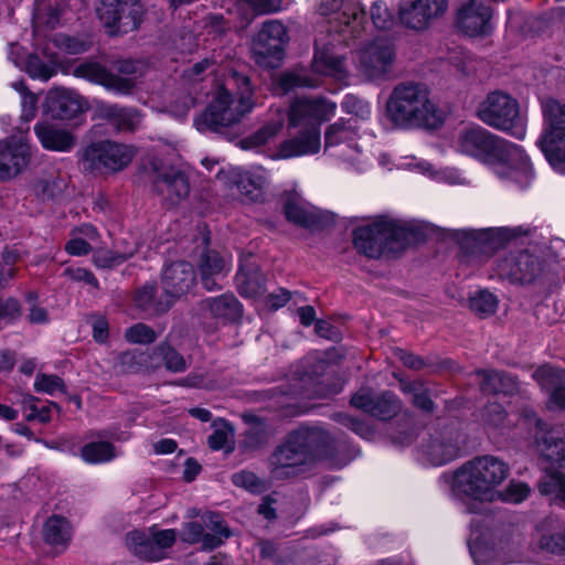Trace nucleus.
I'll return each instance as SVG.
<instances>
[{
	"instance_id": "1",
	"label": "nucleus",
	"mask_w": 565,
	"mask_h": 565,
	"mask_svg": "<svg viewBox=\"0 0 565 565\" xmlns=\"http://www.w3.org/2000/svg\"><path fill=\"white\" fill-rule=\"evenodd\" d=\"M450 147L455 152L484 164L501 182L525 188L534 178L532 163L521 146L481 126L459 129Z\"/></svg>"
},
{
	"instance_id": "2",
	"label": "nucleus",
	"mask_w": 565,
	"mask_h": 565,
	"mask_svg": "<svg viewBox=\"0 0 565 565\" xmlns=\"http://www.w3.org/2000/svg\"><path fill=\"white\" fill-rule=\"evenodd\" d=\"M337 104L326 98H296L289 107L288 127L296 130L294 138L280 143L274 159L310 156L321 148L320 125L331 119Z\"/></svg>"
},
{
	"instance_id": "3",
	"label": "nucleus",
	"mask_w": 565,
	"mask_h": 565,
	"mask_svg": "<svg viewBox=\"0 0 565 565\" xmlns=\"http://www.w3.org/2000/svg\"><path fill=\"white\" fill-rule=\"evenodd\" d=\"M509 476V466L494 456H478L450 475H444L454 497L479 502L498 500V488Z\"/></svg>"
},
{
	"instance_id": "4",
	"label": "nucleus",
	"mask_w": 565,
	"mask_h": 565,
	"mask_svg": "<svg viewBox=\"0 0 565 565\" xmlns=\"http://www.w3.org/2000/svg\"><path fill=\"white\" fill-rule=\"evenodd\" d=\"M332 440L320 427H300L292 431L270 458L271 475L284 479L298 475L301 467L330 459Z\"/></svg>"
},
{
	"instance_id": "5",
	"label": "nucleus",
	"mask_w": 565,
	"mask_h": 565,
	"mask_svg": "<svg viewBox=\"0 0 565 565\" xmlns=\"http://www.w3.org/2000/svg\"><path fill=\"white\" fill-rule=\"evenodd\" d=\"M246 76L233 75L218 86L205 111L194 119L200 132H221L238 124L254 108Z\"/></svg>"
},
{
	"instance_id": "6",
	"label": "nucleus",
	"mask_w": 565,
	"mask_h": 565,
	"mask_svg": "<svg viewBox=\"0 0 565 565\" xmlns=\"http://www.w3.org/2000/svg\"><path fill=\"white\" fill-rule=\"evenodd\" d=\"M387 117L395 126L435 127L441 122V115L430 97L427 85L407 82L396 85L386 103Z\"/></svg>"
},
{
	"instance_id": "7",
	"label": "nucleus",
	"mask_w": 565,
	"mask_h": 565,
	"mask_svg": "<svg viewBox=\"0 0 565 565\" xmlns=\"http://www.w3.org/2000/svg\"><path fill=\"white\" fill-rule=\"evenodd\" d=\"M414 237L413 226L402 220L379 217L353 231V244L370 258L403 250Z\"/></svg>"
},
{
	"instance_id": "8",
	"label": "nucleus",
	"mask_w": 565,
	"mask_h": 565,
	"mask_svg": "<svg viewBox=\"0 0 565 565\" xmlns=\"http://www.w3.org/2000/svg\"><path fill=\"white\" fill-rule=\"evenodd\" d=\"M312 72L295 71L280 76L279 83L284 92L296 87H317L320 85L318 75L331 76L340 82L348 78L349 72L344 58L335 52V43L316 41V52L312 61Z\"/></svg>"
},
{
	"instance_id": "9",
	"label": "nucleus",
	"mask_w": 565,
	"mask_h": 565,
	"mask_svg": "<svg viewBox=\"0 0 565 565\" xmlns=\"http://www.w3.org/2000/svg\"><path fill=\"white\" fill-rule=\"evenodd\" d=\"M477 117L486 125L502 130L516 139L526 135V119L518 102L503 92H492L479 103Z\"/></svg>"
},
{
	"instance_id": "10",
	"label": "nucleus",
	"mask_w": 565,
	"mask_h": 565,
	"mask_svg": "<svg viewBox=\"0 0 565 565\" xmlns=\"http://www.w3.org/2000/svg\"><path fill=\"white\" fill-rule=\"evenodd\" d=\"M324 152L358 172L365 171L371 166L370 156L360 145L351 119L340 118L327 127Z\"/></svg>"
},
{
	"instance_id": "11",
	"label": "nucleus",
	"mask_w": 565,
	"mask_h": 565,
	"mask_svg": "<svg viewBox=\"0 0 565 565\" xmlns=\"http://www.w3.org/2000/svg\"><path fill=\"white\" fill-rule=\"evenodd\" d=\"M542 113L543 131L536 143L550 164L565 173V103L544 102Z\"/></svg>"
},
{
	"instance_id": "12",
	"label": "nucleus",
	"mask_w": 565,
	"mask_h": 565,
	"mask_svg": "<svg viewBox=\"0 0 565 565\" xmlns=\"http://www.w3.org/2000/svg\"><path fill=\"white\" fill-rule=\"evenodd\" d=\"M396 53L394 44L384 36L365 41L353 53L358 74L367 82H380L393 71Z\"/></svg>"
},
{
	"instance_id": "13",
	"label": "nucleus",
	"mask_w": 565,
	"mask_h": 565,
	"mask_svg": "<svg viewBox=\"0 0 565 565\" xmlns=\"http://www.w3.org/2000/svg\"><path fill=\"white\" fill-rule=\"evenodd\" d=\"M317 11L328 18L329 32L338 34L339 43L349 44L364 31L365 13L354 0H319Z\"/></svg>"
},
{
	"instance_id": "14",
	"label": "nucleus",
	"mask_w": 565,
	"mask_h": 565,
	"mask_svg": "<svg viewBox=\"0 0 565 565\" xmlns=\"http://www.w3.org/2000/svg\"><path fill=\"white\" fill-rule=\"evenodd\" d=\"M288 41V32L282 22L265 21L252 41L250 49L255 62L263 67H278L284 58Z\"/></svg>"
},
{
	"instance_id": "15",
	"label": "nucleus",
	"mask_w": 565,
	"mask_h": 565,
	"mask_svg": "<svg viewBox=\"0 0 565 565\" xmlns=\"http://www.w3.org/2000/svg\"><path fill=\"white\" fill-rule=\"evenodd\" d=\"M132 147L114 141H100L88 146L83 153V164L92 172H117L132 160Z\"/></svg>"
},
{
	"instance_id": "16",
	"label": "nucleus",
	"mask_w": 565,
	"mask_h": 565,
	"mask_svg": "<svg viewBox=\"0 0 565 565\" xmlns=\"http://www.w3.org/2000/svg\"><path fill=\"white\" fill-rule=\"evenodd\" d=\"M546 271L544 260L530 250H513L497 262V274L514 284H533Z\"/></svg>"
},
{
	"instance_id": "17",
	"label": "nucleus",
	"mask_w": 565,
	"mask_h": 565,
	"mask_svg": "<svg viewBox=\"0 0 565 565\" xmlns=\"http://www.w3.org/2000/svg\"><path fill=\"white\" fill-rule=\"evenodd\" d=\"M469 548L476 565H503L523 561L521 539L518 534L500 536L489 546L472 533Z\"/></svg>"
},
{
	"instance_id": "18",
	"label": "nucleus",
	"mask_w": 565,
	"mask_h": 565,
	"mask_svg": "<svg viewBox=\"0 0 565 565\" xmlns=\"http://www.w3.org/2000/svg\"><path fill=\"white\" fill-rule=\"evenodd\" d=\"M97 13L107 32L115 35L137 29L143 8L139 0H102Z\"/></svg>"
},
{
	"instance_id": "19",
	"label": "nucleus",
	"mask_w": 565,
	"mask_h": 565,
	"mask_svg": "<svg viewBox=\"0 0 565 565\" xmlns=\"http://www.w3.org/2000/svg\"><path fill=\"white\" fill-rule=\"evenodd\" d=\"M519 425L535 433L537 451L544 461L565 462V427H555L546 433L543 423L531 411L524 412Z\"/></svg>"
},
{
	"instance_id": "20",
	"label": "nucleus",
	"mask_w": 565,
	"mask_h": 565,
	"mask_svg": "<svg viewBox=\"0 0 565 565\" xmlns=\"http://www.w3.org/2000/svg\"><path fill=\"white\" fill-rule=\"evenodd\" d=\"M230 531L221 515L207 513L201 521L188 522L183 525L180 539L189 544L201 543L203 550L220 546L230 536Z\"/></svg>"
},
{
	"instance_id": "21",
	"label": "nucleus",
	"mask_w": 565,
	"mask_h": 565,
	"mask_svg": "<svg viewBox=\"0 0 565 565\" xmlns=\"http://www.w3.org/2000/svg\"><path fill=\"white\" fill-rule=\"evenodd\" d=\"M32 148L23 136L0 140V180L9 181L21 174L30 164Z\"/></svg>"
},
{
	"instance_id": "22",
	"label": "nucleus",
	"mask_w": 565,
	"mask_h": 565,
	"mask_svg": "<svg viewBox=\"0 0 565 565\" xmlns=\"http://www.w3.org/2000/svg\"><path fill=\"white\" fill-rule=\"evenodd\" d=\"M195 282L193 266L185 262L172 263L164 267L162 274V289L166 302H159V310H168L175 299L185 295Z\"/></svg>"
},
{
	"instance_id": "23",
	"label": "nucleus",
	"mask_w": 565,
	"mask_h": 565,
	"mask_svg": "<svg viewBox=\"0 0 565 565\" xmlns=\"http://www.w3.org/2000/svg\"><path fill=\"white\" fill-rule=\"evenodd\" d=\"M447 9V0H403L399 4L401 22L413 30H424Z\"/></svg>"
},
{
	"instance_id": "24",
	"label": "nucleus",
	"mask_w": 565,
	"mask_h": 565,
	"mask_svg": "<svg viewBox=\"0 0 565 565\" xmlns=\"http://www.w3.org/2000/svg\"><path fill=\"white\" fill-rule=\"evenodd\" d=\"M351 405L371 416L388 420L402 409L401 401L391 392L375 395L371 388H360L351 398Z\"/></svg>"
},
{
	"instance_id": "25",
	"label": "nucleus",
	"mask_w": 565,
	"mask_h": 565,
	"mask_svg": "<svg viewBox=\"0 0 565 565\" xmlns=\"http://www.w3.org/2000/svg\"><path fill=\"white\" fill-rule=\"evenodd\" d=\"M153 173L154 190L167 204L177 205L189 195V181L181 171L153 164Z\"/></svg>"
},
{
	"instance_id": "26",
	"label": "nucleus",
	"mask_w": 565,
	"mask_h": 565,
	"mask_svg": "<svg viewBox=\"0 0 565 565\" xmlns=\"http://www.w3.org/2000/svg\"><path fill=\"white\" fill-rule=\"evenodd\" d=\"M460 447L452 434H438L424 440L417 449V459L426 466H443L459 456Z\"/></svg>"
},
{
	"instance_id": "27",
	"label": "nucleus",
	"mask_w": 565,
	"mask_h": 565,
	"mask_svg": "<svg viewBox=\"0 0 565 565\" xmlns=\"http://www.w3.org/2000/svg\"><path fill=\"white\" fill-rule=\"evenodd\" d=\"M73 74L76 77L99 84L107 90L119 95H128L135 87V82L132 78L111 74L96 62H85L77 65L74 68Z\"/></svg>"
},
{
	"instance_id": "28",
	"label": "nucleus",
	"mask_w": 565,
	"mask_h": 565,
	"mask_svg": "<svg viewBox=\"0 0 565 565\" xmlns=\"http://www.w3.org/2000/svg\"><path fill=\"white\" fill-rule=\"evenodd\" d=\"M492 9L482 0H471L461 8L458 25L469 36L487 35L492 29Z\"/></svg>"
},
{
	"instance_id": "29",
	"label": "nucleus",
	"mask_w": 565,
	"mask_h": 565,
	"mask_svg": "<svg viewBox=\"0 0 565 565\" xmlns=\"http://www.w3.org/2000/svg\"><path fill=\"white\" fill-rule=\"evenodd\" d=\"M83 109V98L74 90L66 88L49 90L43 103V113L58 119L73 118Z\"/></svg>"
},
{
	"instance_id": "30",
	"label": "nucleus",
	"mask_w": 565,
	"mask_h": 565,
	"mask_svg": "<svg viewBox=\"0 0 565 565\" xmlns=\"http://www.w3.org/2000/svg\"><path fill=\"white\" fill-rule=\"evenodd\" d=\"M396 168L427 175L428 178L436 182L447 183L451 185L466 183V177L459 169L451 167L436 169L428 161L417 158L415 156H407L401 158L398 163H396Z\"/></svg>"
},
{
	"instance_id": "31",
	"label": "nucleus",
	"mask_w": 565,
	"mask_h": 565,
	"mask_svg": "<svg viewBox=\"0 0 565 565\" xmlns=\"http://www.w3.org/2000/svg\"><path fill=\"white\" fill-rule=\"evenodd\" d=\"M67 8H76L73 0H35L32 19L34 32L44 34L56 28Z\"/></svg>"
},
{
	"instance_id": "32",
	"label": "nucleus",
	"mask_w": 565,
	"mask_h": 565,
	"mask_svg": "<svg viewBox=\"0 0 565 565\" xmlns=\"http://www.w3.org/2000/svg\"><path fill=\"white\" fill-rule=\"evenodd\" d=\"M286 119V113L280 107L269 109V118L253 135L241 140L239 145L245 150H258L260 147L273 141L281 130Z\"/></svg>"
},
{
	"instance_id": "33",
	"label": "nucleus",
	"mask_w": 565,
	"mask_h": 565,
	"mask_svg": "<svg viewBox=\"0 0 565 565\" xmlns=\"http://www.w3.org/2000/svg\"><path fill=\"white\" fill-rule=\"evenodd\" d=\"M533 379L539 385L551 391L550 403L557 408L565 407V372L550 365H543L533 373Z\"/></svg>"
},
{
	"instance_id": "34",
	"label": "nucleus",
	"mask_w": 565,
	"mask_h": 565,
	"mask_svg": "<svg viewBox=\"0 0 565 565\" xmlns=\"http://www.w3.org/2000/svg\"><path fill=\"white\" fill-rule=\"evenodd\" d=\"M34 131L42 147L51 151L67 152L75 145V138L70 131L47 121L38 122Z\"/></svg>"
},
{
	"instance_id": "35",
	"label": "nucleus",
	"mask_w": 565,
	"mask_h": 565,
	"mask_svg": "<svg viewBox=\"0 0 565 565\" xmlns=\"http://www.w3.org/2000/svg\"><path fill=\"white\" fill-rule=\"evenodd\" d=\"M238 291L244 297L258 298L263 296L264 277L255 264L242 263L236 275Z\"/></svg>"
},
{
	"instance_id": "36",
	"label": "nucleus",
	"mask_w": 565,
	"mask_h": 565,
	"mask_svg": "<svg viewBox=\"0 0 565 565\" xmlns=\"http://www.w3.org/2000/svg\"><path fill=\"white\" fill-rule=\"evenodd\" d=\"M230 258L220 256L216 252H206L202 255L200 273L202 284L206 290H214L218 286L222 273L228 270Z\"/></svg>"
},
{
	"instance_id": "37",
	"label": "nucleus",
	"mask_w": 565,
	"mask_h": 565,
	"mask_svg": "<svg viewBox=\"0 0 565 565\" xmlns=\"http://www.w3.org/2000/svg\"><path fill=\"white\" fill-rule=\"evenodd\" d=\"M99 111L118 130H134L141 121L138 110L122 108L118 105L103 104Z\"/></svg>"
},
{
	"instance_id": "38",
	"label": "nucleus",
	"mask_w": 565,
	"mask_h": 565,
	"mask_svg": "<svg viewBox=\"0 0 565 565\" xmlns=\"http://www.w3.org/2000/svg\"><path fill=\"white\" fill-rule=\"evenodd\" d=\"M476 375L479 380L480 388L484 393L512 394L518 388L515 380L501 372L481 370Z\"/></svg>"
},
{
	"instance_id": "39",
	"label": "nucleus",
	"mask_w": 565,
	"mask_h": 565,
	"mask_svg": "<svg viewBox=\"0 0 565 565\" xmlns=\"http://www.w3.org/2000/svg\"><path fill=\"white\" fill-rule=\"evenodd\" d=\"M285 215L288 221L303 227H311L318 222L316 209L299 196L286 201Z\"/></svg>"
},
{
	"instance_id": "40",
	"label": "nucleus",
	"mask_w": 565,
	"mask_h": 565,
	"mask_svg": "<svg viewBox=\"0 0 565 565\" xmlns=\"http://www.w3.org/2000/svg\"><path fill=\"white\" fill-rule=\"evenodd\" d=\"M43 535L50 545L65 548L72 537V527L65 518L53 515L46 520Z\"/></svg>"
},
{
	"instance_id": "41",
	"label": "nucleus",
	"mask_w": 565,
	"mask_h": 565,
	"mask_svg": "<svg viewBox=\"0 0 565 565\" xmlns=\"http://www.w3.org/2000/svg\"><path fill=\"white\" fill-rule=\"evenodd\" d=\"M204 307L216 319L234 320L241 315V303L233 295L209 298Z\"/></svg>"
},
{
	"instance_id": "42",
	"label": "nucleus",
	"mask_w": 565,
	"mask_h": 565,
	"mask_svg": "<svg viewBox=\"0 0 565 565\" xmlns=\"http://www.w3.org/2000/svg\"><path fill=\"white\" fill-rule=\"evenodd\" d=\"M545 473L540 481V492L550 495L551 499L565 508V478L559 471L543 468Z\"/></svg>"
},
{
	"instance_id": "43",
	"label": "nucleus",
	"mask_w": 565,
	"mask_h": 565,
	"mask_svg": "<svg viewBox=\"0 0 565 565\" xmlns=\"http://www.w3.org/2000/svg\"><path fill=\"white\" fill-rule=\"evenodd\" d=\"M507 232V228H495L483 230L480 231V233L463 231V234L471 238L473 249H479L481 253H489L503 244Z\"/></svg>"
},
{
	"instance_id": "44",
	"label": "nucleus",
	"mask_w": 565,
	"mask_h": 565,
	"mask_svg": "<svg viewBox=\"0 0 565 565\" xmlns=\"http://www.w3.org/2000/svg\"><path fill=\"white\" fill-rule=\"evenodd\" d=\"M127 547L140 558L148 561H156V552L151 545V531L150 527L147 530H134L126 536Z\"/></svg>"
},
{
	"instance_id": "45",
	"label": "nucleus",
	"mask_w": 565,
	"mask_h": 565,
	"mask_svg": "<svg viewBox=\"0 0 565 565\" xmlns=\"http://www.w3.org/2000/svg\"><path fill=\"white\" fill-rule=\"evenodd\" d=\"M116 457V449L108 441H90L81 449V458L89 465L105 463Z\"/></svg>"
},
{
	"instance_id": "46",
	"label": "nucleus",
	"mask_w": 565,
	"mask_h": 565,
	"mask_svg": "<svg viewBox=\"0 0 565 565\" xmlns=\"http://www.w3.org/2000/svg\"><path fill=\"white\" fill-rule=\"evenodd\" d=\"M267 173L263 168L253 167L241 174L237 186L243 194L255 200L258 198V193L254 192H259L267 183Z\"/></svg>"
},
{
	"instance_id": "47",
	"label": "nucleus",
	"mask_w": 565,
	"mask_h": 565,
	"mask_svg": "<svg viewBox=\"0 0 565 565\" xmlns=\"http://www.w3.org/2000/svg\"><path fill=\"white\" fill-rule=\"evenodd\" d=\"M207 445L213 450L232 451L234 445V428L223 419L213 422V433L207 438Z\"/></svg>"
},
{
	"instance_id": "48",
	"label": "nucleus",
	"mask_w": 565,
	"mask_h": 565,
	"mask_svg": "<svg viewBox=\"0 0 565 565\" xmlns=\"http://www.w3.org/2000/svg\"><path fill=\"white\" fill-rule=\"evenodd\" d=\"M136 254L135 245L129 249H120L118 244L114 245L113 250L98 248L94 252L93 262L98 268H110L122 264Z\"/></svg>"
},
{
	"instance_id": "49",
	"label": "nucleus",
	"mask_w": 565,
	"mask_h": 565,
	"mask_svg": "<svg viewBox=\"0 0 565 565\" xmlns=\"http://www.w3.org/2000/svg\"><path fill=\"white\" fill-rule=\"evenodd\" d=\"M60 63L56 55L52 56L51 64L44 63L35 55H29L23 70L32 77L41 81L50 79L55 73V66Z\"/></svg>"
},
{
	"instance_id": "50",
	"label": "nucleus",
	"mask_w": 565,
	"mask_h": 565,
	"mask_svg": "<svg viewBox=\"0 0 565 565\" xmlns=\"http://www.w3.org/2000/svg\"><path fill=\"white\" fill-rule=\"evenodd\" d=\"M65 181L58 177L50 175L35 181L34 194L42 200H50L63 192Z\"/></svg>"
},
{
	"instance_id": "51",
	"label": "nucleus",
	"mask_w": 565,
	"mask_h": 565,
	"mask_svg": "<svg viewBox=\"0 0 565 565\" xmlns=\"http://www.w3.org/2000/svg\"><path fill=\"white\" fill-rule=\"evenodd\" d=\"M537 545L541 550L550 553H565V529L551 534L546 533L545 527L539 529Z\"/></svg>"
},
{
	"instance_id": "52",
	"label": "nucleus",
	"mask_w": 565,
	"mask_h": 565,
	"mask_svg": "<svg viewBox=\"0 0 565 565\" xmlns=\"http://www.w3.org/2000/svg\"><path fill=\"white\" fill-rule=\"evenodd\" d=\"M342 110L356 119L366 121L371 118V104L355 95L348 94L341 103Z\"/></svg>"
},
{
	"instance_id": "53",
	"label": "nucleus",
	"mask_w": 565,
	"mask_h": 565,
	"mask_svg": "<svg viewBox=\"0 0 565 565\" xmlns=\"http://www.w3.org/2000/svg\"><path fill=\"white\" fill-rule=\"evenodd\" d=\"M151 545L156 552V561L163 557L167 548L171 547L177 540V532L173 529L160 530L157 526H151Z\"/></svg>"
},
{
	"instance_id": "54",
	"label": "nucleus",
	"mask_w": 565,
	"mask_h": 565,
	"mask_svg": "<svg viewBox=\"0 0 565 565\" xmlns=\"http://www.w3.org/2000/svg\"><path fill=\"white\" fill-rule=\"evenodd\" d=\"M11 86L21 95V119L31 121L36 115L38 96L29 92L23 82H13Z\"/></svg>"
},
{
	"instance_id": "55",
	"label": "nucleus",
	"mask_w": 565,
	"mask_h": 565,
	"mask_svg": "<svg viewBox=\"0 0 565 565\" xmlns=\"http://www.w3.org/2000/svg\"><path fill=\"white\" fill-rule=\"evenodd\" d=\"M531 492L530 487L520 481H511L504 490L498 489V500L505 503L518 504L524 501Z\"/></svg>"
},
{
	"instance_id": "56",
	"label": "nucleus",
	"mask_w": 565,
	"mask_h": 565,
	"mask_svg": "<svg viewBox=\"0 0 565 565\" xmlns=\"http://www.w3.org/2000/svg\"><path fill=\"white\" fill-rule=\"evenodd\" d=\"M402 391L406 394H412L413 396V404L426 412H429L433 409V401L424 386L420 382H409V383H402Z\"/></svg>"
},
{
	"instance_id": "57",
	"label": "nucleus",
	"mask_w": 565,
	"mask_h": 565,
	"mask_svg": "<svg viewBox=\"0 0 565 565\" xmlns=\"http://www.w3.org/2000/svg\"><path fill=\"white\" fill-rule=\"evenodd\" d=\"M470 307L479 315L489 316L495 312L498 300L490 291L480 290L470 297Z\"/></svg>"
},
{
	"instance_id": "58",
	"label": "nucleus",
	"mask_w": 565,
	"mask_h": 565,
	"mask_svg": "<svg viewBox=\"0 0 565 565\" xmlns=\"http://www.w3.org/2000/svg\"><path fill=\"white\" fill-rule=\"evenodd\" d=\"M54 44L67 54H81L88 51L92 45V41L83 38H72L64 34H57L54 38Z\"/></svg>"
},
{
	"instance_id": "59",
	"label": "nucleus",
	"mask_w": 565,
	"mask_h": 565,
	"mask_svg": "<svg viewBox=\"0 0 565 565\" xmlns=\"http://www.w3.org/2000/svg\"><path fill=\"white\" fill-rule=\"evenodd\" d=\"M34 390L49 395H55L65 391V384L57 375L40 373L35 377Z\"/></svg>"
},
{
	"instance_id": "60",
	"label": "nucleus",
	"mask_w": 565,
	"mask_h": 565,
	"mask_svg": "<svg viewBox=\"0 0 565 565\" xmlns=\"http://www.w3.org/2000/svg\"><path fill=\"white\" fill-rule=\"evenodd\" d=\"M334 419L339 424L351 429L353 433H355L356 435H359L360 437H362L364 439H371L374 436V430L369 424H366L349 414L339 413L334 416Z\"/></svg>"
},
{
	"instance_id": "61",
	"label": "nucleus",
	"mask_w": 565,
	"mask_h": 565,
	"mask_svg": "<svg viewBox=\"0 0 565 565\" xmlns=\"http://www.w3.org/2000/svg\"><path fill=\"white\" fill-rule=\"evenodd\" d=\"M135 301L143 310L162 312L163 310L158 309V305L159 302H166V297L163 299L157 298V288L153 285H146L137 292Z\"/></svg>"
},
{
	"instance_id": "62",
	"label": "nucleus",
	"mask_w": 565,
	"mask_h": 565,
	"mask_svg": "<svg viewBox=\"0 0 565 565\" xmlns=\"http://www.w3.org/2000/svg\"><path fill=\"white\" fill-rule=\"evenodd\" d=\"M483 423L494 428H505L511 423L502 406L497 403H490L483 411Z\"/></svg>"
},
{
	"instance_id": "63",
	"label": "nucleus",
	"mask_w": 565,
	"mask_h": 565,
	"mask_svg": "<svg viewBox=\"0 0 565 565\" xmlns=\"http://www.w3.org/2000/svg\"><path fill=\"white\" fill-rule=\"evenodd\" d=\"M145 354L136 351L121 353L116 363V369L120 373L137 372L145 362Z\"/></svg>"
},
{
	"instance_id": "64",
	"label": "nucleus",
	"mask_w": 565,
	"mask_h": 565,
	"mask_svg": "<svg viewBox=\"0 0 565 565\" xmlns=\"http://www.w3.org/2000/svg\"><path fill=\"white\" fill-rule=\"evenodd\" d=\"M125 338L131 343L148 344L153 342L157 335L147 324L137 323L126 330Z\"/></svg>"
}]
</instances>
